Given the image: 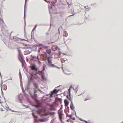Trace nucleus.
Segmentation results:
<instances>
[{
    "label": "nucleus",
    "mask_w": 123,
    "mask_h": 123,
    "mask_svg": "<svg viewBox=\"0 0 123 123\" xmlns=\"http://www.w3.org/2000/svg\"><path fill=\"white\" fill-rule=\"evenodd\" d=\"M31 89H32L34 91V92L35 93H36L37 92V90H34V88H31Z\"/></svg>",
    "instance_id": "nucleus-29"
},
{
    "label": "nucleus",
    "mask_w": 123,
    "mask_h": 123,
    "mask_svg": "<svg viewBox=\"0 0 123 123\" xmlns=\"http://www.w3.org/2000/svg\"><path fill=\"white\" fill-rule=\"evenodd\" d=\"M20 85L21 86H23L22 85V78H21V79H20Z\"/></svg>",
    "instance_id": "nucleus-21"
},
{
    "label": "nucleus",
    "mask_w": 123,
    "mask_h": 123,
    "mask_svg": "<svg viewBox=\"0 0 123 123\" xmlns=\"http://www.w3.org/2000/svg\"><path fill=\"white\" fill-rule=\"evenodd\" d=\"M71 85L70 86V88H71Z\"/></svg>",
    "instance_id": "nucleus-57"
},
{
    "label": "nucleus",
    "mask_w": 123,
    "mask_h": 123,
    "mask_svg": "<svg viewBox=\"0 0 123 123\" xmlns=\"http://www.w3.org/2000/svg\"><path fill=\"white\" fill-rule=\"evenodd\" d=\"M37 62H38V63H39V64H40V63H41V62H40L39 61V60L38 59V61H37Z\"/></svg>",
    "instance_id": "nucleus-37"
},
{
    "label": "nucleus",
    "mask_w": 123,
    "mask_h": 123,
    "mask_svg": "<svg viewBox=\"0 0 123 123\" xmlns=\"http://www.w3.org/2000/svg\"><path fill=\"white\" fill-rule=\"evenodd\" d=\"M2 21H3V20H2Z\"/></svg>",
    "instance_id": "nucleus-61"
},
{
    "label": "nucleus",
    "mask_w": 123,
    "mask_h": 123,
    "mask_svg": "<svg viewBox=\"0 0 123 123\" xmlns=\"http://www.w3.org/2000/svg\"><path fill=\"white\" fill-rule=\"evenodd\" d=\"M78 117L79 119L81 121H83V120H82L81 118H80V117Z\"/></svg>",
    "instance_id": "nucleus-34"
},
{
    "label": "nucleus",
    "mask_w": 123,
    "mask_h": 123,
    "mask_svg": "<svg viewBox=\"0 0 123 123\" xmlns=\"http://www.w3.org/2000/svg\"><path fill=\"white\" fill-rule=\"evenodd\" d=\"M33 84L36 89H38V84L36 82H33Z\"/></svg>",
    "instance_id": "nucleus-9"
},
{
    "label": "nucleus",
    "mask_w": 123,
    "mask_h": 123,
    "mask_svg": "<svg viewBox=\"0 0 123 123\" xmlns=\"http://www.w3.org/2000/svg\"><path fill=\"white\" fill-rule=\"evenodd\" d=\"M19 76L20 79H21V78H22V76H21V74L20 71L19 73Z\"/></svg>",
    "instance_id": "nucleus-27"
},
{
    "label": "nucleus",
    "mask_w": 123,
    "mask_h": 123,
    "mask_svg": "<svg viewBox=\"0 0 123 123\" xmlns=\"http://www.w3.org/2000/svg\"><path fill=\"white\" fill-rule=\"evenodd\" d=\"M38 120L40 121L41 122H46V121L44 119L41 118H39V119Z\"/></svg>",
    "instance_id": "nucleus-16"
},
{
    "label": "nucleus",
    "mask_w": 123,
    "mask_h": 123,
    "mask_svg": "<svg viewBox=\"0 0 123 123\" xmlns=\"http://www.w3.org/2000/svg\"><path fill=\"white\" fill-rule=\"evenodd\" d=\"M62 105H61V108H60V110H61V109H62Z\"/></svg>",
    "instance_id": "nucleus-42"
},
{
    "label": "nucleus",
    "mask_w": 123,
    "mask_h": 123,
    "mask_svg": "<svg viewBox=\"0 0 123 123\" xmlns=\"http://www.w3.org/2000/svg\"><path fill=\"white\" fill-rule=\"evenodd\" d=\"M44 77V76H42V78H43Z\"/></svg>",
    "instance_id": "nucleus-56"
},
{
    "label": "nucleus",
    "mask_w": 123,
    "mask_h": 123,
    "mask_svg": "<svg viewBox=\"0 0 123 123\" xmlns=\"http://www.w3.org/2000/svg\"><path fill=\"white\" fill-rule=\"evenodd\" d=\"M27 0H25V4L24 6V17L25 18V8L26 7V4L27 1Z\"/></svg>",
    "instance_id": "nucleus-12"
},
{
    "label": "nucleus",
    "mask_w": 123,
    "mask_h": 123,
    "mask_svg": "<svg viewBox=\"0 0 123 123\" xmlns=\"http://www.w3.org/2000/svg\"><path fill=\"white\" fill-rule=\"evenodd\" d=\"M54 120L53 119H52V120H51L50 123H53L54 122Z\"/></svg>",
    "instance_id": "nucleus-32"
},
{
    "label": "nucleus",
    "mask_w": 123,
    "mask_h": 123,
    "mask_svg": "<svg viewBox=\"0 0 123 123\" xmlns=\"http://www.w3.org/2000/svg\"><path fill=\"white\" fill-rule=\"evenodd\" d=\"M30 67L32 69L35 71H37L38 69L37 66L33 64H31Z\"/></svg>",
    "instance_id": "nucleus-5"
},
{
    "label": "nucleus",
    "mask_w": 123,
    "mask_h": 123,
    "mask_svg": "<svg viewBox=\"0 0 123 123\" xmlns=\"http://www.w3.org/2000/svg\"><path fill=\"white\" fill-rule=\"evenodd\" d=\"M42 48H44V49L49 48V47L48 46L44 45L42 46Z\"/></svg>",
    "instance_id": "nucleus-19"
},
{
    "label": "nucleus",
    "mask_w": 123,
    "mask_h": 123,
    "mask_svg": "<svg viewBox=\"0 0 123 123\" xmlns=\"http://www.w3.org/2000/svg\"><path fill=\"white\" fill-rule=\"evenodd\" d=\"M70 107L71 109L73 111H74L75 112V114L76 115V117H77V116H76V111L74 109V106L73 105V103L72 102V97L71 98V102L70 106Z\"/></svg>",
    "instance_id": "nucleus-7"
},
{
    "label": "nucleus",
    "mask_w": 123,
    "mask_h": 123,
    "mask_svg": "<svg viewBox=\"0 0 123 123\" xmlns=\"http://www.w3.org/2000/svg\"><path fill=\"white\" fill-rule=\"evenodd\" d=\"M70 118L74 120H75V118L74 117H73L72 116V117H70Z\"/></svg>",
    "instance_id": "nucleus-31"
},
{
    "label": "nucleus",
    "mask_w": 123,
    "mask_h": 123,
    "mask_svg": "<svg viewBox=\"0 0 123 123\" xmlns=\"http://www.w3.org/2000/svg\"><path fill=\"white\" fill-rule=\"evenodd\" d=\"M16 101L18 102L22 103V101L19 95H18L17 97V99L16 100Z\"/></svg>",
    "instance_id": "nucleus-8"
},
{
    "label": "nucleus",
    "mask_w": 123,
    "mask_h": 123,
    "mask_svg": "<svg viewBox=\"0 0 123 123\" xmlns=\"http://www.w3.org/2000/svg\"><path fill=\"white\" fill-rule=\"evenodd\" d=\"M66 97L69 100L71 101V98L70 93V92L69 93V95H67Z\"/></svg>",
    "instance_id": "nucleus-13"
},
{
    "label": "nucleus",
    "mask_w": 123,
    "mask_h": 123,
    "mask_svg": "<svg viewBox=\"0 0 123 123\" xmlns=\"http://www.w3.org/2000/svg\"><path fill=\"white\" fill-rule=\"evenodd\" d=\"M72 87V88H73V89H74V88H73L72 87Z\"/></svg>",
    "instance_id": "nucleus-55"
},
{
    "label": "nucleus",
    "mask_w": 123,
    "mask_h": 123,
    "mask_svg": "<svg viewBox=\"0 0 123 123\" xmlns=\"http://www.w3.org/2000/svg\"><path fill=\"white\" fill-rule=\"evenodd\" d=\"M37 74L38 73L40 75H42L44 73V71L43 70L42 71H40V70H39L38 72H36Z\"/></svg>",
    "instance_id": "nucleus-10"
},
{
    "label": "nucleus",
    "mask_w": 123,
    "mask_h": 123,
    "mask_svg": "<svg viewBox=\"0 0 123 123\" xmlns=\"http://www.w3.org/2000/svg\"><path fill=\"white\" fill-rule=\"evenodd\" d=\"M33 105V106H34L35 105Z\"/></svg>",
    "instance_id": "nucleus-59"
},
{
    "label": "nucleus",
    "mask_w": 123,
    "mask_h": 123,
    "mask_svg": "<svg viewBox=\"0 0 123 123\" xmlns=\"http://www.w3.org/2000/svg\"><path fill=\"white\" fill-rule=\"evenodd\" d=\"M37 26V25L36 24L35 25V27H34L35 28H36V27Z\"/></svg>",
    "instance_id": "nucleus-44"
},
{
    "label": "nucleus",
    "mask_w": 123,
    "mask_h": 123,
    "mask_svg": "<svg viewBox=\"0 0 123 123\" xmlns=\"http://www.w3.org/2000/svg\"><path fill=\"white\" fill-rule=\"evenodd\" d=\"M26 58H27L26 61H28V59L27 57Z\"/></svg>",
    "instance_id": "nucleus-49"
},
{
    "label": "nucleus",
    "mask_w": 123,
    "mask_h": 123,
    "mask_svg": "<svg viewBox=\"0 0 123 123\" xmlns=\"http://www.w3.org/2000/svg\"><path fill=\"white\" fill-rule=\"evenodd\" d=\"M21 40H22V41H24V40L26 41V40H25L24 39H21Z\"/></svg>",
    "instance_id": "nucleus-45"
},
{
    "label": "nucleus",
    "mask_w": 123,
    "mask_h": 123,
    "mask_svg": "<svg viewBox=\"0 0 123 123\" xmlns=\"http://www.w3.org/2000/svg\"><path fill=\"white\" fill-rule=\"evenodd\" d=\"M66 107V109L67 110H68L69 109V108L68 106Z\"/></svg>",
    "instance_id": "nucleus-35"
},
{
    "label": "nucleus",
    "mask_w": 123,
    "mask_h": 123,
    "mask_svg": "<svg viewBox=\"0 0 123 123\" xmlns=\"http://www.w3.org/2000/svg\"><path fill=\"white\" fill-rule=\"evenodd\" d=\"M58 113L59 116V118L61 121H62V116L64 115L62 113V111L60 109L58 111Z\"/></svg>",
    "instance_id": "nucleus-6"
},
{
    "label": "nucleus",
    "mask_w": 123,
    "mask_h": 123,
    "mask_svg": "<svg viewBox=\"0 0 123 123\" xmlns=\"http://www.w3.org/2000/svg\"><path fill=\"white\" fill-rule=\"evenodd\" d=\"M39 25L40 26V25H45L44 24H40Z\"/></svg>",
    "instance_id": "nucleus-36"
},
{
    "label": "nucleus",
    "mask_w": 123,
    "mask_h": 123,
    "mask_svg": "<svg viewBox=\"0 0 123 123\" xmlns=\"http://www.w3.org/2000/svg\"><path fill=\"white\" fill-rule=\"evenodd\" d=\"M65 112L66 114L67 117H70V118L72 117V115H69L67 113V111L66 109L65 110Z\"/></svg>",
    "instance_id": "nucleus-15"
},
{
    "label": "nucleus",
    "mask_w": 123,
    "mask_h": 123,
    "mask_svg": "<svg viewBox=\"0 0 123 123\" xmlns=\"http://www.w3.org/2000/svg\"><path fill=\"white\" fill-rule=\"evenodd\" d=\"M60 89L57 90L55 89L53 91L51 92V96H54L58 92L60 91Z\"/></svg>",
    "instance_id": "nucleus-3"
},
{
    "label": "nucleus",
    "mask_w": 123,
    "mask_h": 123,
    "mask_svg": "<svg viewBox=\"0 0 123 123\" xmlns=\"http://www.w3.org/2000/svg\"><path fill=\"white\" fill-rule=\"evenodd\" d=\"M37 90H38L41 93L43 94V92L40 89H37Z\"/></svg>",
    "instance_id": "nucleus-26"
},
{
    "label": "nucleus",
    "mask_w": 123,
    "mask_h": 123,
    "mask_svg": "<svg viewBox=\"0 0 123 123\" xmlns=\"http://www.w3.org/2000/svg\"><path fill=\"white\" fill-rule=\"evenodd\" d=\"M70 88L68 90L69 91V92H70Z\"/></svg>",
    "instance_id": "nucleus-50"
},
{
    "label": "nucleus",
    "mask_w": 123,
    "mask_h": 123,
    "mask_svg": "<svg viewBox=\"0 0 123 123\" xmlns=\"http://www.w3.org/2000/svg\"><path fill=\"white\" fill-rule=\"evenodd\" d=\"M37 117H36L35 118H34V122L35 123L36 122L37 123H38V121L37 119Z\"/></svg>",
    "instance_id": "nucleus-20"
},
{
    "label": "nucleus",
    "mask_w": 123,
    "mask_h": 123,
    "mask_svg": "<svg viewBox=\"0 0 123 123\" xmlns=\"http://www.w3.org/2000/svg\"><path fill=\"white\" fill-rule=\"evenodd\" d=\"M32 116L34 117V118L36 117H38L36 115H35V114L34 113L32 114Z\"/></svg>",
    "instance_id": "nucleus-24"
},
{
    "label": "nucleus",
    "mask_w": 123,
    "mask_h": 123,
    "mask_svg": "<svg viewBox=\"0 0 123 123\" xmlns=\"http://www.w3.org/2000/svg\"><path fill=\"white\" fill-rule=\"evenodd\" d=\"M42 45V44H39L40 45Z\"/></svg>",
    "instance_id": "nucleus-52"
},
{
    "label": "nucleus",
    "mask_w": 123,
    "mask_h": 123,
    "mask_svg": "<svg viewBox=\"0 0 123 123\" xmlns=\"http://www.w3.org/2000/svg\"><path fill=\"white\" fill-rule=\"evenodd\" d=\"M49 34V33H48V32H47L46 33V36H48V35Z\"/></svg>",
    "instance_id": "nucleus-38"
},
{
    "label": "nucleus",
    "mask_w": 123,
    "mask_h": 123,
    "mask_svg": "<svg viewBox=\"0 0 123 123\" xmlns=\"http://www.w3.org/2000/svg\"><path fill=\"white\" fill-rule=\"evenodd\" d=\"M74 15V14H73V15H70L69 16H72V15Z\"/></svg>",
    "instance_id": "nucleus-51"
},
{
    "label": "nucleus",
    "mask_w": 123,
    "mask_h": 123,
    "mask_svg": "<svg viewBox=\"0 0 123 123\" xmlns=\"http://www.w3.org/2000/svg\"><path fill=\"white\" fill-rule=\"evenodd\" d=\"M21 86V88L22 89V91H23V92H24L25 91V90H24V88H23V86Z\"/></svg>",
    "instance_id": "nucleus-25"
},
{
    "label": "nucleus",
    "mask_w": 123,
    "mask_h": 123,
    "mask_svg": "<svg viewBox=\"0 0 123 123\" xmlns=\"http://www.w3.org/2000/svg\"><path fill=\"white\" fill-rule=\"evenodd\" d=\"M35 95H37L36 94H35Z\"/></svg>",
    "instance_id": "nucleus-58"
},
{
    "label": "nucleus",
    "mask_w": 123,
    "mask_h": 123,
    "mask_svg": "<svg viewBox=\"0 0 123 123\" xmlns=\"http://www.w3.org/2000/svg\"><path fill=\"white\" fill-rule=\"evenodd\" d=\"M23 93H24V96H25L26 97L28 96V95L25 92V91L23 92Z\"/></svg>",
    "instance_id": "nucleus-22"
},
{
    "label": "nucleus",
    "mask_w": 123,
    "mask_h": 123,
    "mask_svg": "<svg viewBox=\"0 0 123 123\" xmlns=\"http://www.w3.org/2000/svg\"><path fill=\"white\" fill-rule=\"evenodd\" d=\"M37 57H38V55L37 56Z\"/></svg>",
    "instance_id": "nucleus-60"
},
{
    "label": "nucleus",
    "mask_w": 123,
    "mask_h": 123,
    "mask_svg": "<svg viewBox=\"0 0 123 123\" xmlns=\"http://www.w3.org/2000/svg\"><path fill=\"white\" fill-rule=\"evenodd\" d=\"M67 112H68V113L69 112V110H68Z\"/></svg>",
    "instance_id": "nucleus-47"
},
{
    "label": "nucleus",
    "mask_w": 123,
    "mask_h": 123,
    "mask_svg": "<svg viewBox=\"0 0 123 123\" xmlns=\"http://www.w3.org/2000/svg\"><path fill=\"white\" fill-rule=\"evenodd\" d=\"M0 20H1V19H0Z\"/></svg>",
    "instance_id": "nucleus-64"
},
{
    "label": "nucleus",
    "mask_w": 123,
    "mask_h": 123,
    "mask_svg": "<svg viewBox=\"0 0 123 123\" xmlns=\"http://www.w3.org/2000/svg\"><path fill=\"white\" fill-rule=\"evenodd\" d=\"M51 24H50V26H51Z\"/></svg>",
    "instance_id": "nucleus-62"
},
{
    "label": "nucleus",
    "mask_w": 123,
    "mask_h": 123,
    "mask_svg": "<svg viewBox=\"0 0 123 123\" xmlns=\"http://www.w3.org/2000/svg\"><path fill=\"white\" fill-rule=\"evenodd\" d=\"M11 111L13 112H16V111H13V110H11Z\"/></svg>",
    "instance_id": "nucleus-43"
},
{
    "label": "nucleus",
    "mask_w": 123,
    "mask_h": 123,
    "mask_svg": "<svg viewBox=\"0 0 123 123\" xmlns=\"http://www.w3.org/2000/svg\"><path fill=\"white\" fill-rule=\"evenodd\" d=\"M31 56L32 57V56H33L32 55H31Z\"/></svg>",
    "instance_id": "nucleus-48"
},
{
    "label": "nucleus",
    "mask_w": 123,
    "mask_h": 123,
    "mask_svg": "<svg viewBox=\"0 0 123 123\" xmlns=\"http://www.w3.org/2000/svg\"><path fill=\"white\" fill-rule=\"evenodd\" d=\"M45 69V68L44 67H43V70L44 71V70Z\"/></svg>",
    "instance_id": "nucleus-46"
},
{
    "label": "nucleus",
    "mask_w": 123,
    "mask_h": 123,
    "mask_svg": "<svg viewBox=\"0 0 123 123\" xmlns=\"http://www.w3.org/2000/svg\"><path fill=\"white\" fill-rule=\"evenodd\" d=\"M31 59L37 62V61H38V58L34 56H32V58Z\"/></svg>",
    "instance_id": "nucleus-11"
},
{
    "label": "nucleus",
    "mask_w": 123,
    "mask_h": 123,
    "mask_svg": "<svg viewBox=\"0 0 123 123\" xmlns=\"http://www.w3.org/2000/svg\"><path fill=\"white\" fill-rule=\"evenodd\" d=\"M46 51L47 53L48 54H50L51 52V49H47Z\"/></svg>",
    "instance_id": "nucleus-18"
},
{
    "label": "nucleus",
    "mask_w": 123,
    "mask_h": 123,
    "mask_svg": "<svg viewBox=\"0 0 123 123\" xmlns=\"http://www.w3.org/2000/svg\"><path fill=\"white\" fill-rule=\"evenodd\" d=\"M18 51L19 54V60L22 63V65L23 67L24 66V63L25 62V61L24 59V57L21 53V50L19 49H18Z\"/></svg>",
    "instance_id": "nucleus-1"
},
{
    "label": "nucleus",
    "mask_w": 123,
    "mask_h": 123,
    "mask_svg": "<svg viewBox=\"0 0 123 123\" xmlns=\"http://www.w3.org/2000/svg\"><path fill=\"white\" fill-rule=\"evenodd\" d=\"M63 35L65 37H67L68 35V34L67 32L65 31L64 32Z\"/></svg>",
    "instance_id": "nucleus-17"
},
{
    "label": "nucleus",
    "mask_w": 123,
    "mask_h": 123,
    "mask_svg": "<svg viewBox=\"0 0 123 123\" xmlns=\"http://www.w3.org/2000/svg\"><path fill=\"white\" fill-rule=\"evenodd\" d=\"M31 81V80H30V81H29L28 83L27 84L28 85H30L31 84V81Z\"/></svg>",
    "instance_id": "nucleus-28"
},
{
    "label": "nucleus",
    "mask_w": 123,
    "mask_h": 123,
    "mask_svg": "<svg viewBox=\"0 0 123 123\" xmlns=\"http://www.w3.org/2000/svg\"><path fill=\"white\" fill-rule=\"evenodd\" d=\"M61 86V85H59V86H57V87H59V86Z\"/></svg>",
    "instance_id": "nucleus-54"
},
{
    "label": "nucleus",
    "mask_w": 123,
    "mask_h": 123,
    "mask_svg": "<svg viewBox=\"0 0 123 123\" xmlns=\"http://www.w3.org/2000/svg\"><path fill=\"white\" fill-rule=\"evenodd\" d=\"M78 91V89H75V91L76 92H77V91Z\"/></svg>",
    "instance_id": "nucleus-40"
},
{
    "label": "nucleus",
    "mask_w": 123,
    "mask_h": 123,
    "mask_svg": "<svg viewBox=\"0 0 123 123\" xmlns=\"http://www.w3.org/2000/svg\"><path fill=\"white\" fill-rule=\"evenodd\" d=\"M10 79V80H12V78H11H11Z\"/></svg>",
    "instance_id": "nucleus-53"
},
{
    "label": "nucleus",
    "mask_w": 123,
    "mask_h": 123,
    "mask_svg": "<svg viewBox=\"0 0 123 123\" xmlns=\"http://www.w3.org/2000/svg\"><path fill=\"white\" fill-rule=\"evenodd\" d=\"M64 103L65 106H66L68 105L69 102L67 100L65 99L64 100Z\"/></svg>",
    "instance_id": "nucleus-14"
},
{
    "label": "nucleus",
    "mask_w": 123,
    "mask_h": 123,
    "mask_svg": "<svg viewBox=\"0 0 123 123\" xmlns=\"http://www.w3.org/2000/svg\"><path fill=\"white\" fill-rule=\"evenodd\" d=\"M36 28H35V27H34V28H33V30H32V32H31V34H32L33 32L34 31V30L35 29H36Z\"/></svg>",
    "instance_id": "nucleus-33"
},
{
    "label": "nucleus",
    "mask_w": 123,
    "mask_h": 123,
    "mask_svg": "<svg viewBox=\"0 0 123 123\" xmlns=\"http://www.w3.org/2000/svg\"><path fill=\"white\" fill-rule=\"evenodd\" d=\"M52 59L50 58V56L47 59V61L49 65V66L51 67H53L54 66V64L52 63Z\"/></svg>",
    "instance_id": "nucleus-4"
},
{
    "label": "nucleus",
    "mask_w": 123,
    "mask_h": 123,
    "mask_svg": "<svg viewBox=\"0 0 123 123\" xmlns=\"http://www.w3.org/2000/svg\"><path fill=\"white\" fill-rule=\"evenodd\" d=\"M30 85L27 84L25 88V90L26 91L28 92L31 95V97L33 98H34V96L33 94V93L32 92H31L30 90H29V89L30 88Z\"/></svg>",
    "instance_id": "nucleus-2"
},
{
    "label": "nucleus",
    "mask_w": 123,
    "mask_h": 123,
    "mask_svg": "<svg viewBox=\"0 0 123 123\" xmlns=\"http://www.w3.org/2000/svg\"><path fill=\"white\" fill-rule=\"evenodd\" d=\"M48 120V119H47V120Z\"/></svg>",
    "instance_id": "nucleus-63"
},
{
    "label": "nucleus",
    "mask_w": 123,
    "mask_h": 123,
    "mask_svg": "<svg viewBox=\"0 0 123 123\" xmlns=\"http://www.w3.org/2000/svg\"><path fill=\"white\" fill-rule=\"evenodd\" d=\"M33 79H34V77L33 76L32 74L31 75V76L30 77V80H31V81H32Z\"/></svg>",
    "instance_id": "nucleus-23"
},
{
    "label": "nucleus",
    "mask_w": 123,
    "mask_h": 123,
    "mask_svg": "<svg viewBox=\"0 0 123 123\" xmlns=\"http://www.w3.org/2000/svg\"><path fill=\"white\" fill-rule=\"evenodd\" d=\"M62 53V52L60 51H59V55H60Z\"/></svg>",
    "instance_id": "nucleus-41"
},
{
    "label": "nucleus",
    "mask_w": 123,
    "mask_h": 123,
    "mask_svg": "<svg viewBox=\"0 0 123 123\" xmlns=\"http://www.w3.org/2000/svg\"><path fill=\"white\" fill-rule=\"evenodd\" d=\"M78 87V85H77L75 88V89H78L77 88Z\"/></svg>",
    "instance_id": "nucleus-39"
},
{
    "label": "nucleus",
    "mask_w": 123,
    "mask_h": 123,
    "mask_svg": "<svg viewBox=\"0 0 123 123\" xmlns=\"http://www.w3.org/2000/svg\"><path fill=\"white\" fill-rule=\"evenodd\" d=\"M60 16L62 17H63L64 16V15L62 14H60Z\"/></svg>",
    "instance_id": "nucleus-30"
}]
</instances>
